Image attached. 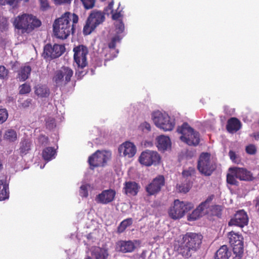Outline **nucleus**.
<instances>
[{
  "mask_svg": "<svg viewBox=\"0 0 259 259\" xmlns=\"http://www.w3.org/2000/svg\"><path fill=\"white\" fill-rule=\"evenodd\" d=\"M78 21V17L76 14L65 12L54 22L53 28L55 36L63 40L67 38L71 33H74Z\"/></svg>",
  "mask_w": 259,
  "mask_h": 259,
  "instance_id": "f257e3e1",
  "label": "nucleus"
},
{
  "mask_svg": "<svg viewBox=\"0 0 259 259\" xmlns=\"http://www.w3.org/2000/svg\"><path fill=\"white\" fill-rule=\"evenodd\" d=\"M203 236L200 233L187 232L183 235L182 240L175 248L185 258L191 257L193 252L197 251L201 246Z\"/></svg>",
  "mask_w": 259,
  "mask_h": 259,
  "instance_id": "f03ea898",
  "label": "nucleus"
},
{
  "mask_svg": "<svg viewBox=\"0 0 259 259\" xmlns=\"http://www.w3.org/2000/svg\"><path fill=\"white\" fill-rule=\"evenodd\" d=\"M41 22L36 17L31 15L24 14L17 16L14 20L15 28L21 30V32L29 33L35 28L40 26Z\"/></svg>",
  "mask_w": 259,
  "mask_h": 259,
  "instance_id": "7ed1b4c3",
  "label": "nucleus"
},
{
  "mask_svg": "<svg viewBox=\"0 0 259 259\" xmlns=\"http://www.w3.org/2000/svg\"><path fill=\"white\" fill-rule=\"evenodd\" d=\"M229 174L227 175V182L228 184L238 186L239 182L236 180L240 181L250 182L254 180L255 178L253 174L245 168L233 167L229 168Z\"/></svg>",
  "mask_w": 259,
  "mask_h": 259,
  "instance_id": "20e7f679",
  "label": "nucleus"
},
{
  "mask_svg": "<svg viewBox=\"0 0 259 259\" xmlns=\"http://www.w3.org/2000/svg\"><path fill=\"white\" fill-rule=\"evenodd\" d=\"M177 132L181 134L180 139L189 146H197L200 142L199 133L192 128L188 123L184 122L179 126Z\"/></svg>",
  "mask_w": 259,
  "mask_h": 259,
  "instance_id": "39448f33",
  "label": "nucleus"
},
{
  "mask_svg": "<svg viewBox=\"0 0 259 259\" xmlns=\"http://www.w3.org/2000/svg\"><path fill=\"white\" fill-rule=\"evenodd\" d=\"M197 169L205 176H210L216 169L215 164L211 159V155L207 152L202 153L197 161Z\"/></svg>",
  "mask_w": 259,
  "mask_h": 259,
  "instance_id": "423d86ee",
  "label": "nucleus"
},
{
  "mask_svg": "<svg viewBox=\"0 0 259 259\" xmlns=\"http://www.w3.org/2000/svg\"><path fill=\"white\" fill-rule=\"evenodd\" d=\"M152 117L155 125L164 131H170L175 126V120L167 114L158 111L153 112Z\"/></svg>",
  "mask_w": 259,
  "mask_h": 259,
  "instance_id": "0eeeda50",
  "label": "nucleus"
},
{
  "mask_svg": "<svg viewBox=\"0 0 259 259\" xmlns=\"http://www.w3.org/2000/svg\"><path fill=\"white\" fill-rule=\"evenodd\" d=\"M193 207L191 203H185L179 200H175L174 204L168 210L169 216L174 220H177L182 218L186 212L190 210Z\"/></svg>",
  "mask_w": 259,
  "mask_h": 259,
  "instance_id": "6e6552de",
  "label": "nucleus"
},
{
  "mask_svg": "<svg viewBox=\"0 0 259 259\" xmlns=\"http://www.w3.org/2000/svg\"><path fill=\"white\" fill-rule=\"evenodd\" d=\"M111 153L106 150H97L88 158V163L92 169L95 167L104 166L111 158Z\"/></svg>",
  "mask_w": 259,
  "mask_h": 259,
  "instance_id": "1a4fd4ad",
  "label": "nucleus"
},
{
  "mask_svg": "<svg viewBox=\"0 0 259 259\" xmlns=\"http://www.w3.org/2000/svg\"><path fill=\"white\" fill-rule=\"evenodd\" d=\"M228 237L229 243L233 248V253L235 255L233 259H241L244 252L243 237L234 231L228 233Z\"/></svg>",
  "mask_w": 259,
  "mask_h": 259,
  "instance_id": "9d476101",
  "label": "nucleus"
},
{
  "mask_svg": "<svg viewBox=\"0 0 259 259\" xmlns=\"http://www.w3.org/2000/svg\"><path fill=\"white\" fill-rule=\"evenodd\" d=\"M105 20L103 13L99 11H93L89 15L83 27V32L84 35L90 34L99 24Z\"/></svg>",
  "mask_w": 259,
  "mask_h": 259,
  "instance_id": "9b49d317",
  "label": "nucleus"
},
{
  "mask_svg": "<svg viewBox=\"0 0 259 259\" xmlns=\"http://www.w3.org/2000/svg\"><path fill=\"white\" fill-rule=\"evenodd\" d=\"M73 74V71L71 68L63 66L55 72L53 80L57 86H65L71 81Z\"/></svg>",
  "mask_w": 259,
  "mask_h": 259,
  "instance_id": "f8f14e48",
  "label": "nucleus"
},
{
  "mask_svg": "<svg viewBox=\"0 0 259 259\" xmlns=\"http://www.w3.org/2000/svg\"><path fill=\"white\" fill-rule=\"evenodd\" d=\"M65 48L63 45L55 44L52 45L47 44L44 47L42 57L46 60L50 61L61 56L65 52Z\"/></svg>",
  "mask_w": 259,
  "mask_h": 259,
  "instance_id": "ddd939ff",
  "label": "nucleus"
},
{
  "mask_svg": "<svg viewBox=\"0 0 259 259\" xmlns=\"http://www.w3.org/2000/svg\"><path fill=\"white\" fill-rule=\"evenodd\" d=\"M139 161L146 166H156L160 164L161 156L156 151L146 150L141 153Z\"/></svg>",
  "mask_w": 259,
  "mask_h": 259,
  "instance_id": "4468645a",
  "label": "nucleus"
},
{
  "mask_svg": "<svg viewBox=\"0 0 259 259\" xmlns=\"http://www.w3.org/2000/svg\"><path fill=\"white\" fill-rule=\"evenodd\" d=\"M74 60L78 67L83 68L88 65L87 56L89 51L88 48L82 45H78L73 49Z\"/></svg>",
  "mask_w": 259,
  "mask_h": 259,
  "instance_id": "2eb2a0df",
  "label": "nucleus"
},
{
  "mask_svg": "<svg viewBox=\"0 0 259 259\" xmlns=\"http://www.w3.org/2000/svg\"><path fill=\"white\" fill-rule=\"evenodd\" d=\"M165 184V179L163 176L159 175L146 187V190L149 195H154L161 191Z\"/></svg>",
  "mask_w": 259,
  "mask_h": 259,
  "instance_id": "dca6fc26",
  "label": "nucleus"
},
{
  "mask_svg": "<svg viewBox=\"0 0 259 259\" xmlns=\"http://www.w3.org/2000/svg\"><path fill=\"white\" fill-rule=\"evenodd\" d=\"M213 198V195L209 196L204 202H201L199 206L188 215V220L189 221H195L201 217L203 211L209 206Z\"/></svg>",
  "mask_w": 259,
  "mask_h": 259,
  "instance_id": "f3484780",
  "label": "nucleus"
},
{
  "mask_svg": "<svg viewBox=\"0 0 259 259\" xmlns=\"http://www.w3.org/2000/svg\"><path fill=\"white\" fill-rule=\"evenodd\" d=\"M116 194L114 189L105 190L96 196L95 200L98 203L107 204L114 201Z\"/></svg>",
  "mask_w": 259,
  "mask_h": 259,
  "instance_id": "a211bd4d",
  "label": "nucleus"
},
{
  "mask_svg": "<svg viewBox=\"0 0 259 259\" xmlns=\"http://www.w3.org/2000/svg\"><path fill=\"white\" fill-rule=\"evenodd\" d=\"M248 222V218L246 212L244 210H240L236 212L233 218L229 222V226H237L243 227L247 225Z\"/></svg>",
  "mask_w": 259,
  "mask_h": 259,
  "instance_id": "6ab92c4d",
  "label": "nucleus"
},
{
  "mask_svg": "<svg viewBox=\"0 0 259 259\" xmlns=\"http://www.w3.org/2000/svg\"><path fill=\"white\" fill-rule=\"evenodd\" d=\"M120 153L128 158L133 157L136 152V147L135 145L130 142H125L118 148Z\"/></svg>",
  "mask_w": 259,
  "mask_h": 259,
  "instance_id": "aec40b11",
  "label": "nucleus"
},
{
  "mask_svg": "<svg viewBox=\"0 0 259 259\" xmlns=\"http://www.w3.org/2000/svg\"><path fill=\"white\" fill-rule=\"evenodd\" d=\"M9 197V183L7 176L0 177V201L5 200Z\"/></svg>",
  "mask_w": 259,
  "mask_h": 259,
  "instance_id": "412c9836",
  "label": "nucleus"
},
{
  "mask_svg": "<svg viewBox=\"0 0 259 259\" xmlns=\"http://www.w3.org/2000/svg\"><path fill=\"white\" fill-rule=\"evenodd\" d=\"M93 259H108L109 256V249L106 245L102 247H95L92 251Z\"/></svg>",
  "mask_w": 259,
  "mask_h": 259,
  "instance_id": "4be33fe9",
  "label": "nucleus"
},
{
  "mask_svg": "<svg viewBox=\"0 0 259 259\" xmlns=\"http://www.w3.org/2000/svg\"><path fill=\"white\" fill-rule=\"evenodd\" d=\"M123 192L128 195L136 196L140 188L139 185L134 181L125 182L124 183Z\"/></svg>",
  "mask_w": 259,
  "mask_h": 259,
  "instance_id": "5701e85b",
  "label": "nucleus"
},
{
  "mask_svg": "<svg viewBox=\"0 0 259 259\" xmlns=\"http://www.w3.org/2000/svg\"><path fill=\"white\" fill-rule=\"evenodd\" d=\"M135 245L132 241H120L117 243L118 250L122 253L132 252L135 249Z\"/></svg>",
  "mask_w": 259,
  "mask_h": 259,
  "instance_id": "b1692460",
  "label": "nucleus"
},
{
  "mask_svg": "<svg viewBox=\"0 0 259 259\" xmlns=\"http://www.w3.org/2000/svg\"><path fill=\"white\" fill-rule=\"evenodd\" d=\"M241 127L240 121L236 117H231L228 121L226 129L230 133H234L239 131Z\"/></svg>",
  "mask_w": 259,
  "mask_h": 259,
  "instance_id": "393cba45",
  "label": "nucleus"
},
{
  "mask_svg": "<svg viewBox=\"0 0 259 259\" xmlns=\"http://www.w3.org/2000/svg\"><path fill=\"white\" fill-rule=\"evenodd\" d=\"M157 147L160 151H165L170 147V140L168 137L161 135L156 138Z\"/></svg>",
  "mask_w": 259,
  "mask_h": 259,
  "instance_id": "a878e982",
  "label": "nucleus"
},
{
  "mask_svg": "<svg viewBox=\"0 0 259 259\" xmlns=\"http://www.w3.org/2000/svg\"><path fill=\"white\" fill-rule=\"evenodd\" d=\"M31 72V68L29 65L21 66L18 71L17 78L20 81H24L27 80Z\"/></svg>",
  "mask_w": 259,
  "mask_h": 259,
  "instance_id": "bb28decb",
  "label": "nucleus"
},
{
  "mask_svg": "<svg viewBox=\"0 0 259 259\" xmlns=\"http://www.w3.org/2000/svg\"><path fill=\"white\" fill-rule=\"evenodd\" d=\"M231 255L227 245L222 246L216 252L214 259H229Z\"/></svg>",
  "mask_w": 259,
  "mask_h": 259,
  "instance_id": "cd10ccee",
  "label": "nucleus"
},
{
  "mask_svg": "<svg viewBox=\"0 0 259 259\" xmlns=\"http://www.w3.org/2000/svg\"><path fill=\"white\" fill-rule=\"evenodd\" d=\"M31 142L26 139H22L20 143L19 153L21 156L26 155L31 149Z\"/></svg>",
  "mask_w": 259,
  "mask_h": 259,
  "instance_id": "c85d7f7f",
  "label": "nucleus"
},
{
  "mask_svg": "<svg viewBox=\"0 0 259 259\" xmlns=\"http://www.w3.org/2000/svg\"><path fill=\"white\" fill-rule=\"evenodd\" d=\"M18 134L16 131L12 128L7 130L4 134V139L9 142L12 143L17 140Z\"/></svg>",
  "mask_w": 259,
  "mask_h": 259,
  "instance_id": "c756f323",
  "label": "nucleus"
},
{
  "mask_svg": "<svg viewBox=\"0 0 259 259\" xmlns=\"http://www.w3.org/2000/svg\"><path fill=\"white\" fill-rule=\"evenodd\" d=\"M56 152L55 149L52 147H46L42 152V156L44 159L49 161L55 158Z\"/></svg>",
  "mask_w": 259,
  "mask_h": 259,
  "instance_id": "7c9ffc66",
  "label": "nucleus"
},
{
  "mask_svg": "<svg viewBox=\"0 0 259 259\" xmlns=\"http://www.w3.org/2000/svg\"><path fill=\"white\" fill-rule=\"evenodd\" d=\"M35 93L40 97H47L50 94L49 89L43 85H38L35 87Z\"/></svg>",
  "mask_w": 259,
  "mask_h": 259,
  "instance_id": "2f4dec72",
  "label": "nucleus"
},
{
  "mask_svg": "<svg viewBox=\"0 0 259 259\" xmlns=\"http://www.w3.org/2000/svg\"><path fill=\"white\" fill-rule=\"evenodd\" d=\"M133 224L132 218H127L122 221L117 227V232L123 233L125 229Z\"/></svg>",
  "mask_w": 259,
  "mask_h": 259,
  "instance_id": "473e14b6",
  "label": "nucleus"
},
{
  "mask_svg": "<svg viewBox=\"0 0 259 259\" xmlns=\"http://www.w3.org/2000/svg\"><path fill=\"white\" fill-rule=\"evenodd\" d=\"M196 172L195 168L193 167H190L188 169H185L182 172V176L183 178L187 179L194 176Z\"/></svg>",
  "mask_w": 259,
  "mask_h": 259,
  "instance_id": "72a5a7b5",
  "label": "nucleus"
},
{
  "mask_svg": "<svg viewBox=\"0 0 259 259\" xmlns=\"http://www.w3.org/2000/svg\"><path fill=\"white\" fill-rule=\"evenodd\" d=\"M177 188L179 192L186 193L190 190L191 186L189 183L181 184L177 185Z\"/></svg>",
  "mask_w": 259,
  "mask_h": 259,
  "instance_id": "f704fd0d",
  "label": "nucleus"
},
{
  "mask_svg": "<svg viewBox=\"0 0 259 259\" xmlns=\"http://www.w3.org/2000/svg\"><path fill=\"white\" fill-rule=\"evenodd\" d=\"M19 88V94L21 95L28 94L31 91L30 85L26 83L21 85Z\"/></svg>",
  "mask_w": 259,
  "mask_h": 259,
  "instance_id": "c9c22d12",
  "label": "nucleus"
},
{
  "mask_svg": "<svg viewBox=\"0 0 259 259\" xmlns=\"http://www.w3.org/2000/svg\"><path fill=\"white\" fill-rule=\"evenodd\" d=\"M8 117L7 110L4 108H0V124L5 122Z\"/></svg>",
  "mask_w": 259,
  "mask_h": 259,
  "instance_id": "e433bc0d",
  "label": "nucleus"
},
{
  "mask_svg": "<svg viewBox=\"0 0 259 259\" xmlns=\"http://www.w3.org/2000/svg\"><path fill=\"white\" fill-rule=\"evenodd\" d=\"M85 9L93 8L95 4L96 0H80Z\"/></svg>",
  "mask_w": 259,
  "mask_h": 259,
  "instance_id": "4c0bfd02",
  "label": "nucleus"
},
{
  "mask_svg": "<svg viewBox=\"0 0 259 259\" xmlns=\"http://www.w3.org/2000/svg\"><path fill=\"white\" fill-rule=\"evenodd\" d=\"M222 206L219 205H215L212 207L211 211L213 215L220 217L222 214Z\"/></svg>",
  "mask_w": 259,
  "mask_h": 259,
  "instance_id": "58836bf2",
  "label": "nucleus"
},
{
  "mask_svg": "<svg viewBox=\"0 0 259 259\" xmlns=\"http://www.w3.org/2000/svg\"><path fill=\"white\" fill-rule=\"evenodd\" d=\"M9 70L3 65H0V79H7L8 78Z\"/></svg>",
  "mask_w": 259,
  "mask_h": 259,
  "instance_id": "ea45409f",
  "label": "nucleus"
},
{
  "mask_svg": "<svg viewBox=\"0 0 259 259\" xmlns=\"http://www.w3.org/2000/svg\"><path fill=\"white\" fill-rule=\"evenodd\" d=\"M139 128L140 130L145 133H148L151 131V125L146 121L141 123Z\"/></svg>",
  "mask_w": 259,
  "mask_h": 259,
  "instance_id": "a19ab883",
  "label": "nucleus"
},
{
  "mask_svg": "<svg viewBox=\"0 0 259 259\" xmlns=\"http://www.w3.org/2000/svg\"><path fill=\"white\" fill-rule=\"evenodd\" d=\"M46 127L49 130H51L56 127L55 119L52 117L48 118L46 120Z\"/></svg>",
  "mask_w": 259,
  "mask_h": 259,
  "instance_id": "79ce46f5",
  "label": "nucleus"
},
{
  "mask_svg": "<svg viewBox=\"0 0 259 259\" xmlns=\"http://www.w3.org/2000/svg\"><path fill=\"white\" fill-rule=\"evenodd\" d=\"M245 151L249 155H254L256 153V148L254 145L249 144L246 147Z\"/></svg>",
  "mask_w": 259,
  "mask_h": 259,
  "instance_id": "37998d69",
  "label": "nucleus"
},
{
  "mask_svg": "<svg viewBox=\"0 0 259 259\" xmlns=\"http://www.w3.org/2000/svg\"><path fill=\"white\" fill-rule=\"evenodd\" d=\"M120 39V37L118 35L113 37L111 41L108 44V47L110 49H115L116 42H119Z\"/></svg>",
  "mask_w": 259,
  "mask_h": 259,
  "instance_id": "c03bdc74",
  "label": "nucleus"
},
{
  "mask_svg": "<svg viewBox=\"0 0 259 259\" xmlns=\"http://www.w3.org/2000/svg\"><path fill=\"white\" fill-rule=\"evenodd\" d=\"M112 14V19L114 20H121L122 18L123 17V14L122 13V11L120 10L118 12L116 11L111 13Z\"/></svg>",
  "mask_w": 259,
  "mask_h": 259,
  "instance_id": "a18cd8bd",
  "label": "nucleus"
},
{
  "mask_svg": "<svg viewBox=\"0 0 259 259\" xmlns=\"http://www.w3.org/2000/svg\"><path fill=\"white\" fill-rule=\"evenodd\" d=\"M79 194L81 197H87L88 196V187L87 185H83L80 187Z\"/></svg>",
  "mask_w": 259,
  "mask_h": 259,
  "instance_id": "49530a36",
  "label": "nucleus"
},
{
  "mask_svg": "<svg viewBox=\"0 0 259 259\" xmlns=\"http://www.w3.org/2000/svg\"><path fill=\"white\" fill-rule=\"evenodd\" d=\"M20 0H0V5L4 6L6 4L10 6L16 5Z\"/></svg>",
  "mask_w": 259,
  "mask_h": 259,
  "instance_id": "de8ad7c7",
  "label": "nucleus"
},
{
  "mask_svg": "<svg viewBox=\"0 0 259 259\" xmlns=\"http://www.w3.org/2000/svg\"><path fill=\"white\" fill-rule=\"evenodd\" d=\"M41 10H47L50 8L48 0H39Z\"/></svg>",
  "mask_w": 259,
  "mask_h": 259,
  "instance_id": "09e8293b",
  "label": "nucleus"
},
{
  "mask_svg": "<svg viewBox=\"0 0 259 259\" xmlns=\"http://www.w3.org/2000/svg\"><path fill=\"white\" fill-rule=\"evenodd\" d=\"M116 30L118 33H121L124 31V25L122 20L119 21L118 23L116 24Z\"/></svg>",
  "mask_w": 259,
  "mask_h": 259,
  "instance_id": "8fccbe9b",
  "label": "nucleus"
},
{
  "mask_svg": "<svg viewBox=\"0 0 259 259\" xmlns=\"http://www.w3.org/2000/svg\"><path fill=\"white\" fill-rule=\"evenodd\" d=\"M229 155L231 160L234 162H238L239 161L238 157L237 156L235 152L232 150H230L229 152Z\"/></svg>",
  "mask_w": 259,
  "mask_h": 259,
  "instance_id": "3c124183",
  "label": "nucleus"
},
{
  "mask_svg": "<svg viewBox=\"0 0 259 259\" xmlns=\"http://www.w3.org/2000/svg\"><path fill=\"white\" fill-rule=\"evenodd\" d=\"M114 2L112 1L108 5V6L105 8L104 11L107 15H109V13H108V11H110V13H113V7Z\"/></svg>",
  "mask_w": 259,
  "mask_h": 259,
  "instance_id": "603ef678",
  "label": "nucleus"
},
{
  "mask_svg": "<svg viewBox=\"0 0 259 259\" xmlns=\"http://www.w3.org/2000/svg\"><path fill=\"white\" fill-rule=\"evenodd\" d=\"M55 4L61 5V4H68L71 3L72 0H53Z\"/></svg>",
  "mask_w": 259,
  "mask_h": 259,
  "instance_id": "864d4df0",
  "label": "nucleus"
},
{
  "mask_svg": "<svg viewBox=\"0 0 259 259\" xmlns=\"http://www.w3.org/2000/svg\"><path fill=\"white\" fill-rule=\"evenodd\" d=\"M253 136L256 140H257L259 138V134H257L256 135L254 134Z\"/></svg>",
  "mask_w": 259,
  "mask_h": 259,
  "instance_id": "5fc2aeb1",
  "label": "nucleus"
},
{
  "mask_svg": "<svg viewBox=\"0 0 259 259\" xmlns=\"http://www.w3.org/2000/svg\"><path fill=\"white\" fill-rule=\"evenodd\" d=\"M1 137H2V132L0 130V142L1 141Z\"/></svg>",
  "mask_w": 259,
  "mask_h": 259,
  "instance_id": "6e6d98bb",
  "label": "nucleus"
},
{
  "mask_svg": "<svg viewBox=\"0 0 259 259\" xmlns=\"http://www.w3.org/2000/svg\"><path fill=\"white\" fill-rule=\"evenodd\" d=\"M85 259H92L90 256H88V257L85 258Z\"/></svg>",
  "mask_w": 259,
  "mask_h": 259,
  "instance_id": "4d7b16f0",
  "label": "nucleus"
},
{
  "mask_svg": "<svg viewBox=\"0 0 259 259\" xmlns=\"http://www.w3.org/2000/svg\"><path fill=\"white\" fill-rule=\"evenodd\" d=\"M28 1H29V0H25V2H28Z\"/></svg>",
  "mask_w": 259,
  "mask_h": 259,
  "instance_id": "13d9d810",
  "label": "nucleus"
}]
</instances>
